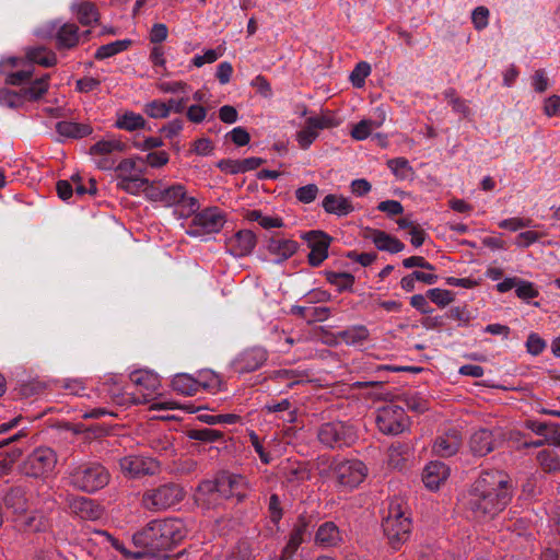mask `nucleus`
I'll return each mask as SVG.
<instances>
[{
	"instance_id": "obj_61",
	"label": "nucleus",
	"mask_w": 560,
	"mask_h": 560,
	"mask_svg": "<svg viewBox=\"0 0 560 560\" xmlns=\"http://www.w3.org/2000/svg\"><path fill=\"white\" fill-rule=\"evenodd\" d=\"M197 382L201 383L200 388L203 389H214L220 385L219 377L210 371L199 372Z\"/></svg>"
},
{
	"instance_id": "obj_9",
	"label": "nucleus",
	"mask_w": 560,
	"mask_h": 560,
	"mask_svg": "<svg viewBox=\"0 0 560 560\" xmlns=\"http://www.w3.org/2000/svg\"><path fill=\"white\" fill-rule=\"evenodd\" d=\"M218 481L220 498H235L237 502H242L250 492L249 482L242 475L223 471L218 475Z\"/></svg>"
},
{
	"instance_id": "obj_40",
	"label": "nucleus",
	"mask_w": 560,
	"mask_h": 560,
	"mask_svg": "<svg viewBox=\"0 0 560 560\" xmlns=\"http://www.w3.org/2000/svg\"><path fill=\"white\" fill-rule=\"evenodd\" d=\"M149 446L159 454H172L174 452V436L167 433H158L150 438Z\"/></svg>"
},
{
	"instance_id": "obj_36",
	"label": "nucleus",
	"mask_w": 560,
	"mask_h": 560,
	"mask_svg": "<svg viewBox=\"0 0 560 560\" xmlns=\"http://www.w3.org/2000/svg\"><path fill=\"white\" fill-rule=\"evenodd\" d=\"M126 144L118 139L100 140L90 148L91 155H110L113 152H125Z\"/></svg>"
},
{
	"instance_id": "obj_3",
	"label": "nucleus",
	"mask_w": 560,
	"mask_h": 560,
	"mask_svg": "<svg viewBox=\"0 0 560 560\" xmlns=\"http://www.w3.org/2000/svg\"><path fill=\"white\" fill-rule=\"evenodd\" d=\"M412 532V521L407 502L402 498H395L387 509V549L399 550Z\"/></svg>"
},
{
	"instance_id": "obj_17",
	"label": "nucleus",
	"mask_w": 560,
	"mask_h": 560,
	"mask_svg": "<svg viewBox=\"0 0 560 560\" xmlns=\"http://www.w3.org/2000/svg\"><path fill=\"white\" fill-rule=\"evenodd\" d=\"M311 521L310 517L301 514L298 516L293 527L289 534L288 541L281 550L280 560L291 559L299 547L303 544L305 536L308 534Z\"/></svg>"
},
{
	"instance_id": "obj_27",
	"label": "nucleus",
	"mask_w": 560,
	"mask_h": 560,
	"mask_svg": "<svg viewBox=\"0 0 560 560\" xmlns=\"http://www.w3.org/2000/svg\"><path fill=\"white\" fill-rule=\"evenodd\" d=\"M267 248L270 254L279 257V261H283L296 253L299 244L293 240L273 236L268 242Z\"/></svg>"
},
{
	"instance_id": "obj_60",
	"label": "nucleus",
	"mask_w": 560,
	"mask_h": 560,
	"mask_svg": "<svg viewBox=\"0 0 560 560\" xmlns=\"http://www.w3.org/2000/svg\"><path fill=\"white\" fill-rule=\"evenodd\" d=\"M268 511L270 521L273 524H278L283 515V510L281 508V502L278 494L273 493L270 495Z\"/></svg>"
},
{
	"instance_id": "obj_25",
	"label": "nucleus",
	"mask_w": 560,
	"mask_h": 560,
	"mask_svg": "<svg viewBox=\"0 0 560 560\" xmlns=\"http://www.w3.org/2000/svg\"><path fill=\"white\" fill-rule=\"evenodd\" d=\"M3 503L8 510L16 515H23L28 509L26 491L22 487L11 488L3 497Z\"/></svg>"
},
{
	"instance_id": "obj_64",
	"label": "nucleus",
	"mask_w": 560,
	"mask_h": 560,
	"mask_svg": "<svg viewBox=\"0 0 560 560\" xmlns=\"http://www.w3.org/2000/svg\"><path fill=\"white\" fill-rule=\"evenodd\" d=\"M544 113L548 117L560 115V96L552 95L545 100Z\"/></svg>"
},
{
	"instance_id": "obj_45",
	"label": "nucleus",
	"mask_w": 560,
	"mask_h": 560,
	"mask_svg": "<svg viewBox=\"0 0 560 560\" xmlns=\"http://www.w3.org/2000/svg\"><path fill=\"white\" fill-rule=\"evenodd\" d=\"M427 296L439 307L444 308L454 301V293L450 290L433 288L427 291Z\"/></svg>"
},
{
	"instance_id": "obj_63",
	"label": "nucleus",
	"mask_w": 560,
	"mask_h": 560,
	"mask_svg": "<svg viewBox=\"0 0 560 560\" xmlns=\"http://www.w3.org/2000/svg\"><path fill=\"white\" fill-rule=\"evenodd\" d=\"M428 300L427 294H415L410 298V305L421 314H431L433 310Z\"/></svg>"
},
{
	"instance_id": "obj_31",
	"label": "nucleus",
	"mask_w": 560,
	"mask_h": 560,
	"mask_svg": "<svg viewBox=\"0 0 560 560\" xmlns=\"http://www.w3.org/2000/svg\"><path fill=\"white\" fill-rule=\"evenodd\" d=\"M377 116L375 119H363L360 122H358L351 130V136L355 140H364L370 135H372L374 129L380 128L383 125L384 121V115L383 112L377 108Z\"/></svg>"
},
{
	"instance_id": "obj_56",
	"label": "nucleus",
	"mask_w": 560,
	"mask_h": 560,
	"mask_svg": "<svg viewBox=\"0 0 560 560\" xmlns=\"http://www.w3.org/2000/svg\"><path fill=\"white\" fill-rule=\"evenodd\" d=\"M530 224H532L530 219H523V218L514 217V218L501 220L499 222V228L509 230L511 232H516L521 229L530 226Z\"/></svg>"
},
{
	"instance_id": "obj_4",
	"label": "nucleus",
	"mask_w": 560,
	"mask_h": 560,
	"mask_svg": "<svg viewBox=\"0 0 560 560\" xmlns=\"http://www.w3.org/2000/svg\"><path fill=\"white\" fill-rule=\"evenodd\" d=\"M186 497L184 488L175 482H167L143 491L140 505L149 512H163L178 503Z\"/></svg>"
},
{
	"instance_id": "obj_6",
	"label": "nucleus",
	"mask_w": 560,
	"mask_h": 560,
	"mask_svg": "<svg viewBox=\"0 0 560 560\" xmlns=\"http://www.w3.org/2000/svg\"><path fill=\"white\" fill-rule=\"evenodd\" d=\"M317 439L325 447L334 450L352 445L358 434L353 425L342 421H331L318 428Z\"/></svg>"
},
{
	"instance_id": "obj_35",
	"label": "nucleus",
	"mask_w": 560,
	"mask_h": 560,
	"mask_svg": "<svg viewBox=\"0 0 560 560\" xmlns=\"http://www.w3.org/2000/svg\"><path fill=\"white\" fill-rule=\"evenodd\" d=\"M26 58L30 62L37 63L43 67H52L57 63L56 54L45 47L27 49Z\"/></svg>"
},
{
	"instance_id": "obj_58",
	"label": "nucleus",
	"mask_w": 560,
	"mask_h": 560,
	"mask_svg": "<svg viewBox=\"0 0 560 560\" xmlns=\"http://www.w3.org/2000/svg\"><path fill=\"white\" fill-rule=\"evenodd\" d=\"M221 48L218 49H208L203 55H197L192 58V65L197 68L202 67L205 63H212L222 56Z\"/></svg>"
},
{
	"instance_id": "obj_18",
	"label": "nucleus",
	"mask_w": 560,
	"mask_h": 560,
	"mask_svg": "<svg viewBox=\"0 0 560 560\" xmlns=\"http://www.w3.org/2000/svg\"><path fill=\"white\" fill-rule=\"evenodd\" d=\"M257 237L250 230H240L226 240L228 252L235 257L249 255L255 248Z\"/></svg>"
},
{
	"instance_id": "obj_7",
	"label": "nucleus",
	"mask_w": 560,
	"mask_h": 560,
	"mask_svg": "<svg viewBox=\"0 0 560 560\" xmlns=\"http://www.w3.org/2000/svg\"><path fill=\"white\" fill-rule=\"evenodd\" d=\"M161 203L165 207H176V213L180 218H188L195 214L200 205L199 201L187 195L185 186L172 185L163 189Z\"/></svg>"
},
{
	"instance_id": "obj_8",
	"label": "nucleus",
	"mask_w": 560,
	"mask_h": 560,
	"mask_svg": "<svg viewBox=\"0 0 560 560\" xmlns=\"http://www.w3.org/2000/svg\"><path fill=\"white\" fill-rule=\"evenodd\" d=\"M121 472L128 478H142L160 472L161 465L153 458L141 455H128L119 459Z\"/></svg>"
},
{
	"instance_id": "obj_53",
	"label": "nucleus",
	"mask_w": 560,
	"mask_h": 560,
	"mask_svg": "<svg viewBox=\"0 0 560 560\" xmlns=\"http://www.w3.org/2000/svg\"><path fill=\"white\" fill-rule=\"evenodd\" d=\"M370 65L362 61L359 62L350 74V81L353 86L362 88L364 85L365 78L370 74Z\"/></svg>"
},
{
	"instance_id": "obj_10",
	"label": "nucleus",
	"mask_w": 560,
	"mask_h": 560,
	"mask_svg": "<svg viewBox=\"0 0 560 560\" xmlns=\"http://www.w3.org/2000/svg\"><path fill=\"white\" fill-rule=\"evenodd\" d=\"M57 463L56 453L49 447H38L24 463V472L31 477H43L51 472Z\"/></svg>"
},
{
	"instance_id": "obj_59",
	"label": "nucleus",
	"mask_w": 560,
	"mask_h": 560,
	"mask_svg": "<svg viewBox=\"0 0 560 560\" xmlns=\"http://www.w3.org/2000/svg\"><path fill=\"white\" fill-rule=\"evenodd\" d=\"M516 295L522 300H529L538 296V291L532 282L518 279L515 288Z\"/></svg>"
},
{
	"instance_id": "obj_51",
	"label": "nucleus",
	"mask_w": 560,
	"mask_h": 560,
	"mask_svg": "<svg viewBox=\"0 0 560 560\" xmlns=\"http://www.w3.org/2000/svg\"><path fill=\"white\" fill-rule=\"evenodd\" d=\"M147 185H149V180L139 175L124 182H118L117 187L128 194L136 195L140 190H143Z\"/></svg>"
},
{
	"instance_id": "obj_23",
	"label": "nucleus",
	"mask_w": 560,
	"mask_h": 560,
	"mask_svg": "<svg viewBox=\"0 0 560 560\" xmlns=\"http://www.w3.org/2000/svg\"><path fill=\"white\" fill-rule=\"evenodd\" d=\"M342 542V535L338 528V526L334 522H325L323 523L316 534H315V544L324 547H337Z\"/></svg>"
},
{
	"instance_id": "obj_32",
	"label": "nucleus",
	"mask_w": 560,
	"mask_h": 560,
	"mask_svg": "<svg viewBox=\"0 0 560 560\" xmlns=\"http://www.w3.org/2000/svg\"><path fill=\"white\" fill-rule=\"evenodd\" d=\"M337 341L343 342L348 346L362 345L369 338L368 329L360 326H352L335 335Z\"/></svg>"
},
{
	"instance_id": "obj_42",
	"label": "nucleus",
	"mask_w": 560,
	"mask_h": 560,
	"mask_svg": "<svg viewBox=\"0 0 560 560\" xmlns=\"http://www.w3.org/2000/svg\"><path fill=\"white\" fill-rule=\"evenodd\" d=\"M33 66L30 65L27 68L23 67L21 70L9 71L2 75H4L5 84L20 86L31 80L33 77Z\"/></svg>"
},
{
	"instance_id": "obj_24",
	"label": "nucleus",
	"mask_w": 560,
	"mask_h": 560,
	"mask_svg": "<svg viewBox=\"0 0 560 560\" xmlns=\"http://www.w3.org/2000/svg\"><path fill=\"white\" fill-rule=\"evenodd\" d=\"M409 427L404 409L395 402L387 404V433L399 434Z\"/></svg>"
},
{
	"instance_id": "obj_19",
	"label": "nucleus",
	"mask_w": 560,
	"mask_h": 560,
	"mask_svg": "<svg viewBox=\"0 0 560 560\" xmlns=\"http://www.w3.org/2000/svg\"><path fill=\"white\" fill-rule=\"evenodd\" d=\"M71 12L82 26H92L100 23L101 13L97 5L89 0H78L71 5Z\"/></svg>"
},
{
	"instance_id": "obj_1",
	"label": "nucleus",
	"mask_w": 560,
	"mask_h": 560,
	"mask_svg": "<svg viewBox=\"0 0 560 560\" xmlns=\"http://www.w3.org/2000/svg\"><path fill=\"white\" fill-rule=\"evenodd\" d=\"M511 497V479L504 471H485L472 486L468 506L476 518H492L504 510Z\"/></svg>"
},
{
	"instance_id": "obj_38",
	"label": "nucleus",
	"mask_w": 560,
	"mask_h": 560,
	"mask_svg": "<svg viewBox=\"0 0 560 560\" xmlns=\"http://www.w3.org/2000/svg\"><path fill=\"white\" fill-rule=\"evenodd\" d=\"M131 44L132 42L130 39H120L106 45H102L95 51L94 58L97 60H103L113 57L121 51L127 50Z\"/></svg>"
},
{
	"instance_id": "obj_12",
	"label": "nucleus",
	"mask_w": 560,
	"mask_h": 560,
	"mask_svg": "<svg viewBox=\"0 0 560 560\" xmlns=\"http://www.w3.org/2000/svg\"><path fill=\"white\" fill-rule=\"evenodd\" d=\"M303 238L311 248L307 255L308 264L312 267H318L328 257V248L332 242V237L323 231L314 230L305 233Z\"/></svg>"
},
{
	"instance_id": "obj_28",
	"label": "nucleus",
	"mask_w": 560,
	"mask_h": 560,
	"mask_svg": "<svg viewBox=\"0 0 560 560\" xmlns=\"http://www.w3.org/2000/svg\"><path fill=\"white\" fill-rule=\"evenodd\" d=\"M56 131L62 137L81 139L90 136L93 128L89 124L62 120L56 124Z\"/></svg>"
},
{
	"instance_id": "obj_39",
	"label": "nucleus",
	"mask_w": 560,
	"mask_h": 560,
	"mask_svg": "<svg viewBox=\"0 0 560 560\" xmlns=\"http://www.w3.org/2000/svg\"><path fill=\"white\" fill-rule=\"evenodd\" d=\"M49 88V74H45L39 79L34 80L28 88L21 91L23 101L25 98L30 101H36L40 98Z\"/></svg>"
},
{
	"instance_id": "obj_13",
	"label": "nucleus",
	"mask_w": 560,
	"mask_h": 560,
	"mask_svg": "<svg viewBox=\"0 0 560 560\" xmlns=\"http://www.w3.org/2000/svg\"><path fill=\"white\" fill-rule=\"evenodd\" d=\"M268 359V351L259 346L243 350L232 362L235 372L250 373L260 369Z\"/></svg>"
},
{
	"instance_id": "obj_43",
	"label": "nucleus",
	"mask_w": 560,
	"mask_h": 560,
	"mask_svg": "<svg viewBox=\"0 0 560 560\" xmlns=\"http://www.w3.org/2000/svg\"><path fill=\"white\" fill-rule=\"evenodd\" d=\"M117 173V177L119 182L127 180L129 178H133L139 176L142 171L137 170L136 160L135 159H124L119 162V164L115 167Z\"/></svg>"
},
{
	"instance_id": "obj_50",
	"label": "nucleus",
	"mask_w": 560,
	"mask_h": 560,
	"mask_svg": "<svg viewBox=\"0 0 560 560\" xmlns=\"http://www.w3.org/2000/svg\"><path fill=\"white\" fill-rule=\"evenodd\" d=\"M389 451L390 453L387 454V465L397 468L405 459V455L408 453L409 446L407 444L392 443Z\"/></svg>"
},
{
	"instance_id": "obj_37",
	"label": "nucleus",
	"mask_w": 560,
	"mask_h": 560,
	"mask_svg": "<svg viewBox=\"0 0 560 560\" xmlns=\"http://www.w3.org/2000/svg\"><path fill=\"white\" fill-rule=\"evenodd\" d=\"M115 127L127 131H135L145 127V119L140 114L126 112L117 118Z\"/></svg>"
},
{
	"instance_id": "obj_48",
	"label": "nucleus",
	"mask_w": 560,
	"mask_h": 560,
	"mask_svg": "<svg viewBox=\"0 0 560 560\" xmlns=\"http://www.w3.org/2000/svg\"><path fill=\"white\" fill-rule=\"evenodd\" d=\"M187 436L191 440L202 442H213L223 436V433L214 429H191L187 432Z\"/></svg>"
},
{
	"instance_id": "obj_46",
	"label": "nucleus",
	"mask_w": 560,
	"mask_h": 560,
	"mask_svg": "<svg viewBox=\"0 0 560 560\" xmlns=\"http://www.w3.org/2000/svg\"><path fill=\"white\" fill-rule=\"evenodd\" d=\"M23 95L21 92H14L7 88H0V106L18 108L23 105Z\"/></svg>"
},
{
	"instance_id": "obj_49",
	"label": "nucleus",
	"mask_w": 560,
	"mask_h": 560,
	"mask_svg": "<svg viewBox=\"0 0 560 560\" xmlns=\"http://www.w3.org/2000/svg\"><path fill=\"white\" fill-rule=\"evenodd\" d=\"M144 113L151 118H166L171 113V106L165 102L154 100L145 104Z\"/></svg>"
},
{
	"instance_id": "obj_22",
	"label": "nucleus",
	"mask_w": 560,
	"mask_h": 560,
	"mask_svg": "<svg viewBox=\"0 0 560 560\" xmlns=\"http://www.w3.org/2000/svg\"><path fill=\"white\" fill-rule=\"evenodd\" d=\"M80 28L75 23H65L56 33V47L58 50L75 48L80 43Z\"/></svg>"
},
{
	"instance_id": "obj_14",
	"label": "nucleus",
	"mask_w": 560,
	"mask_h": 560,
	"mask_svg": "<svg viewBox=\"0 0 560 560\" xmlns=\"http://www.w3.org/2000/svg\"><path fill=\"white\" fill-rule=\"evenodd\" d=\"M66 504L69 512L81 520L96 521L104 514L103 508L90 498L68 494Z\"/></svg>"
},
{
	"instance_id": "obj_44",
	"label": "nucleus",
	"mask_w": 560,
	"mask_h": 560,
	"mask_svg": "<svg viewBox=\"0 0 560 560\" xmlns=\"http://www.w3.org/2000/svg\"><path fill=\"white\" fill-rule=\"evenodd\" d=\"M326 279L330 284L337 287L339 291L351 289L354 283V277L348 272L327 271Z\"/></svg>"
},
{
	"instance_id": "obj_5",
	"label": "nucleus",
	"mask_w": 560,
	"mask_h": 560,
	"mask_svg": "<svg viewBox=\"0 0 560 560\" xmlns=\"http://www.w3.org/2000/svg\"><path fill=\"white\" fill-rule=\"evenodd\" d=\"M109 480L110 474L100 463L81 464L70 474L71 486L86 493H94L105 488Z\"/></svg>"
},
{
	"instance_id": "obj_33",
	"label": "nucleus",
	"mask_w": 560,
	"mask_h": 560,
	"mask_svg": "<svg viewBox=\"0 0 560 560\" xmlns=\"http://www.w3.org/2000/svg\"><path fill=\"white\" fill-rule=\"evenodd\" d=\"M200 384L197 382V378L190 376L189 374H177L172 380V388L183 395L194 396L199 393Z\"/></svg>"
},
{
	"instance_id": "obj_57",
	"label": "nucleus",
	"mask_w": 560,
	"mask_h": 560,
	"mask_svg": "<svg viewBox=\"0 0 560 560\" xmlns=\"http://www.w3.org/2000/svg\"><path fill=\"white\" fill-rule=\"evenodd\" d=\"M22 527L24 530L40 532L46 527V520L43 515L34 513L25 517Z\"/></svg>"
},
{
	"instance_id": "obj_2",
	"label": "nucleus",
	"mask_w": 560,
	"mask_h": 560,
	"mask_svg": "<svg viewBox=\"0 0 560 560\" xmlns=\"http://www.w3.org/2000/svg\"><path fill=\"white\" fill-rule=\"evenodd\" d=\"M187 535L184 522L176 517H165L150 521L132 536L133 545L142 549L136 555L158 557L177 546Z\"/></svg>"
},
{
	"instance_id": "obj_62",
	"label": "nucleus",
	"mask_w": 560,
	"mask_h": 560,
	"mask_svg": "<svg viewBox=\"0 0 560 560\" xmlns=\"http://www.w3.org/2000/svg\"><path fill=\"white\" fill-rule=\"evenodd\" d=\"M546 348V342L537 334H530L526 341V349L533 355L540 354Z\"/></svg>"
},
{
	"instance_id": "obj_47",
	"label": "nucleus",
	"mask_w": 560,
	"mask_h": 560,
	"mask_svg": "<svg viewBox=\"0 0 560 560\" xmlns=\"http://www.w3.org/2000/svg\"><path fill=\"white\" fill-rule=\"evenodd\" d=\"M253 549L248 541L240 540L230 551L226 560H253Z\"/></svg>"
},
{
	"instance_id": "obj_34",
	"label": "nucleus",
	"mask_w": 560,
	"mask_h": 560,
	"mask_svg": "<svg viewBox=\"0 0 560 560\" xmlns=\"http://www.w3.org/2000/svg\"><path fill=\"white\" fill-rule=\"evenodd\" d=\"M219 497L218 477L214 480H203L199 483L196 492V500L202 504H211Z\"/></svg>"
},
{
	"instance_id": "obj_54",
	"label": "nucleus",
	"mask_w": 560,
	"mask_h": 560,
	"mask_svg": "<svg viewBox=\"0 0 560 560\" xmlns=\"http://www.w3.org/2000/svg\"><path fill=\"white\" fill-rule=\"evenodd\" d=\"M318 195V187L315 184L302 186L295 190L296 199L302 203H311Z\"/></svg>"
},
{
	"instance_id": "obj_15",
	"label": "nucleus",
	"mask_w": 560,
	"mask_h": 560,
	"mask_svg": "<svg viewBox=\"0 0 560 560\" xmlns=\"http://www.w3.org/2000/svg\"><path fill=\"white\" fill-rule=\"evenodd\" d=\"M335 474L340 486L352 489L364 480L366 467L360 460H345L335 467Z\"/></svg>"
},
{
	"instance_id": "obj_29",
	"label": "nucleus",
	"mask_w": 560,
	"mask_h": 560,
	"mask_svg": "<svg viewBox=\"0 0 560 560\" xmlns=\"http://www.w3.org/2000/svg\"><path fill=\"white\" fill-rule=\"evenodd\" d=\"M281 470L285 481L292 485H300L310 479V470L303 463L288 460Z\"/></svg>"
},
{
	"instance_id": "obj_41",
	"label": "nucleus",
	"mask_w": 560,
	"mask_h": 560,
	"mask_svg": "<svg viewBox=\"0 0 560 560\" xmlns=\"http://www.w3.org/2000/svg\"><path fill=\"white\" fill-rule=\"evenodd\" d=\"M387 166L390 168L394 176L399 180L411 179L413 177V170L410 166L408 160L404 158H397L387 162Z\"/></svg>"
},
{
	"instance_id": "obj_20",
	"label": "nucleus",
	"mask_w": 560,
	"mask_h": 560,
	"mask_svg": "<svg viewBox=\"0 0 560 560\" xmlns=\"http://www.w3.org/2000/svg\"><path fill=\"white\" fill-rule=\"evenodd\" d=\"M450 476V468L442 462L429 463L422 475L424 486L430 490H436Z\"/></svg>"
},
{
	"instance_id": "obj_16",
	"label": "nucleus",
	"mask_w": 560,
	"mask_h": 560,
	"mask_svg": "<svg viewBox=\"0 0 560 560\" xmlns=\"http://www.w3.org/2000/svg\"><path fill=\"white\" fill-rule=\"evenodd\" d=\"M130 381L139 387L141 397L133 398L135 404H145L160 389L159 376L147 370H138L130 374Z\"/></svg>"
},
{
	"instance_id": "obj_11",
	"label": "nucleus",
	"mask_w": 560,
	"mask_h": 560,
	"mask_svg": "<svg viewBox=\"0 0 560 560\" xmlns=\"http://www.w3.org/2000/svg\"><path fill=\"white\" fill-rule=\"evenodd\" d=\"M224 223L225 217L218 208H208L195 214L188 233L191 235L217 233Z\"/></svg>"
},
{
	"instance_id": "obj_55",
	"label": "nucleus",
	"mask_w": 560,
	"mask_h": 560,
	"mask_svg": "<svg viewBox=\"0 0 560 560\" xmlns=\"http://www.w3.org/2000/svg\"><path fill=\"white\" fill-rule=\"evenodd\" d=\"M489 10L483 7H477L471 13V22L476 30L481 31L486 28L489 24Z\"/></svg>"
},
{
	"instance_id": "obj_26",
	"label": "nucleus",
	"mask_w": 560,
	"mask_h": 560,
	"mask_svg": "<svg viewBox=\"0 0 560 560\" xmlns=\"http://www.w3.org/2000/svg\"><path fill=\"white\" fill-rule=\"evenodd\" d=\"M462 445V438L457 431H452L436 439L433 451L442 456L450 457L457 453Z\"/></svg>"
},
{
	"instance_id": "obj_30",
	"label": "nucleus",
	"mask_w": 560,
	"mask_h": 560,
	"mask_svg": "<svg viewBox=\"0 0 560 560\" xmlns=\"http://www.w3.org/2000/svg\"><path fill=\"white\" fill-rule=\"evenodd\" d=\"M323 208L326 212L336 214V215H347L351 211H353V206L351 202L339 195H327L323 200Z\"/></svg>"
},
{
	"instance_id": "obj_21",
	"label": "nucleus",
	"mask_w": 560,
	"mask_h": 560,
	"mask_svg": "<svg viewBox=\"0 0 560 560\" xmlns=\"http://www.w3.org/2000/svg\"><path fill=\"white\" fill-rule=\"evenodd\" d=\"M495 433L488 429H479L474 432L469 441L471 452L479 456H485L492 452L497 445Z\"/></svg>"
},
{
	"instance_id": "obj_52",
	"label": "nucleus",
	"mask_w": 560,
	"mask_h": 560,
	"mask_svg": "<svg viewBox=\"0 0 560 560\" xmlns=\"http://www.w3.org/2000/svg\"><path fill=\"white\" fill-rule=\"evenodd\" d=\"M305 377L306 375L303 372L295 370H279L273 372V378L287 381L289 387L301 383Z\"/></svg>"
}]
</instances>
